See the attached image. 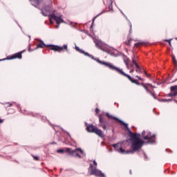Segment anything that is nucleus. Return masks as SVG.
I'll list each match as a JSON object with an SVG mask.
<instances>
[{
    "mask_svg": "<svg viewBox=\"0 0 177 177\" xmlns=\"http://www.w3.org/2000/svg\"><path fill=\"white\" fill-rule=\"evenodd\" d=\"M32 157H33V159L35 160V161L39 160V158H38V156H35L32 155Z\"/></svg>",
    "mask_w": 177,
    "mask_h": 177,
    "instance_id": "5701e85b",
    "label": "nucleus"
},
{
    "mask_svg": "<svg viewBox=\"0 0 177 177\" xmlns=\"http://www.w3.org/2000/svg\"><path fill=\"white\" fill-rule=\"evenodd\" d=\"M128 131L130 133L132 153H133V151H139V150L143 147L145 141L140 138V135L132 133L129 131V129H128Z\"/></svg>",
    "mask_w": 177,
    "mask_h": 177,
    "instance_id": "f03ea898",
    "label": "nucleus"
},
{
    "mask_svg": "<svg viewBox=\"0 0 177 177\" xmlns=\"http://www.w3.org/2000/svg\"><path fill=\"white\" fill-rule=\"evenodd\" d=\"M124 63H125V64H126L127 68H129V59L125 58V59H124Z\"/></svg>",
    "mask_w": 177,
    "mask_h": 177,
    "instance_id": "6ab92c4d",
    "label": "nucleus"
},
{
    "mask_svg": "<svg viewBox=\"0 0 177 177\" xmlns=\"http://www.w3.org/2000/svg\"><path fill=\"white\" fill-rule=\"evenodd\" d=\"M174 102H175V103H176V104H177V100H174Z\"/></svg>",
    "mask_w": 177,
    "mask_h": 177,
    "instance_id": "79ce46f5",
    "label": "nucleus"
},
{
    "mask_svg": "<svg viewBox=\"0 0 177 177\" xmlns=\"http://www.w3.org/2000/svg\"><path fill=\"white\" fill-rule=\"evenodd\" d=\"M47 12H50V9L48 8L47 10Z\"/></svg>",
    "mask_w": 177,
    "mask_h": 177,
    "instance_id": "58836bf2",
    "label": "nucleus"
},
{
    "mask_svg": "<svg viewBox=\"0 0 177 177\" xmlns=\"http://www.w3.org/2000/svg\"><path fill=\"white\" fill-rule=\"evenodd\" d=\"M170 91H171V92H173L174 93H175V92H177V86H171L170 87Z\"/></svg>",
    "mask_w": 177,
    "mask_h": 177,
    "instance_id": "f3484780",
    "label": "nucleus"
},
{
    "mask_svg": "<svg viewBox=\"0 0 177 177\" xmlns=\"http://www.w3.org/2000/svg\"><path fill=\"white\" fill-rule=\"evenodd\" d=\"M167 96L169 97H174V96H177V91H176L174 93L171 91V93L167 94Z\"/></svg>",
    "mask_w": 177,
    "mask_h": 177,
    "instance_id": "dca6fc26",
    "label": "nucleus"
},
{
    "mask_svg": "<svg viewBox=\"0 0 177 177\" xmlns=\"http://www.w3.org/2000/svg\"><path fill=\"white\" fill-rule=\"evenodd\" d=\"M50 22L52 23V21H50Z\"/></svg>",
    "mask_w": 177,
    "mask_h": 177,
    "instance_id": "a18cd8bd",
    "label": "nucleus"
},
{
    "mask_svg": "<svg viewBox=\"0 0 177 177\" xmlns=\"http://www.w3.org/2000/svg\"><path fill=\"white\" fill-rule=\"evenodd\" d=\"M99 121H100L99 127H102V125L104 124V119L103 118V117H102V115L99 116Z\"/></svg>",
    "mask_w": 177,
    "mask_h": 177,
    "instance_id": "2eb2a0df",
    "label": "nucleus"
},
{
    "mask_svg": "<svg viewBox=\"0 0 177 177\" xmlns=\"http://www.w3.org/2000/svg\"><path fill=\"white\" fill-rule=\"evenodd\" d=\"M94 167L93 168H96L97 167V162H96V160H93Z\"/></svg>",
    "mask_w": 177,
    "mask_h": 177,
    "instance_id": "a878e982",
    "label": "nucleus"
},
{
    "mask_svg": "<svg viewBox=\"0 0 177 177\" xmlns=\"http://www.w3.org/2000/svg\"><path fill=\"white\" fill-rule=\"evenodd\" d=\"M136 78H138V80H140V81H143V79L140 77H139L138 75L136 76Z\"/></svg>",
    "mask_w": 177,
    "mask_h": 177,
    "instance_id": "c85d7f7f",
    "label": "nucleus"
},
{
    "mask_svg": "<svg viewBox=\"0 0 177 177\" xmlns=\"http://www.w3.org/2000/svg\"><path fill=\"white\" fill-rule=\"evenodd\" d=\"M130 73H133V69H132L131 71H130Z\"/></svg>",
    "mask_w": 177,
    "mask_h": 177,
    "instance_id": "a19ab883",
    "label": "nucleus"
},
{
    "mask_svg": "<svg viewBox=\"0 0 177 177\" xmlns=\"http://www.w3.org/2000/svg\"><path fill=\"white\" fill-rule=\"evenodd\" d=\"M146 77H147V78H150V75H149V73H148V75H147V76Z\"/></svg>",
    "mask_w": 177,
    "mask_h": 177,
    "instance_id": "e433bc0d",
    "label": "nucleus"
},
{
    "mask_svg": "<svg viewBox=\"0 0 177 177\" xmlns=\"http://www.w3.org/2000/svg\"><path fill=\"white\" fill-rule=\"evenodd\" d=\"M42 15H43V16H45V14H44V12H42Z\"/></svg>",
    "mask_w": 177,
    "mask_h": 177,
    "instance_id": "37998d69",
    "label": "nucleus"
},
{
    "mask_svg": "<svg viewBox=\"0 0 177 177\" xmlns=\"http://www.w3.org/2000/svg\"><path fill=\"white\" fill-rule=\"evenodd\" d=\"M145 45H146V42H138L134 44L133 48H139V46H145Z\"/></svg>",
    "mask_w": 177,
    "mask_h": 177,
    "instance_id": "4468645a",
    "label": "nucleus"
},
{
    "mask_svg": "<svg viewBox=\"0 0 177 177\" xmlns=\"http://www.w3.org/2000/svg\"><path fill=\"white\" fill-rule=\"evenodd\" d=\"M75 50H77V52H79V53H82L83 55H84V56H88V57H91V59H93V60H95V62H97L100 64H102L103 66H105V67H108V68H110V70H113V71H116V73H118L120 75H123V77H126L133 84H136V82H138V80H133L132 78V77H131V75L125 73V72H124V71H122V69H120V68L113 65V64L106 62L104 61H102V60L99 59V58L96 59V58L93 57L92 55H90L89 53L84 51L82 49H80V48L77 46H75Z\"/></svg>",
    "mask_w": 177,
    "mask_h": 177,
    "instance_id": "f257e3e1",
    "label": "nucleus"
},
{
    "mask_svg": "<svg viewBox=\"0 0 177 177\" xmlns=\"http://www.w3.org/2000/svg\"><path fill=\"white\" fill-rule=\"evenodd\" d=\"M94 133H95V135H97V136H99L100 138H104V133L102 130L97 129V127L95 129Z\"/></svg>",
    "mask_w": 177,
    "mask_h": 177,
    "instance_id": "f8f14e48",
    "label": "nucleus"
},
{
    "mask_svg": "<svg viewBox=\"0 0 177 177\" xmlns=\"http://www.w3.org/2000/svg\"><path fill=\"white\" fill-rule=\"evenodd\" d=\"M28 52H32V50H31V46H28Z\"/></svg>",
    "mask_w": 177,
    "mask_h": 177,
    "instance_id": "7c9ffc66",
    "label": "nucleus"
},
{
    "mask_svg": "<svg viewBox=\"0 0 177 177\" xmlns=\"http://www.w3.org/2000/svg\"><path fill=\"white\" fill-rule=\"evenodd\" d=\"M113 147H114V149H117L118 147V144H114Z\"/></svg>",
    "mask_w": 177,
    "mask_h": 177,
    "instance_id": "cd10ccee",
    "label": "nucleus"
},
{
    "mask_svg": "<svg viewBox=\"0 0 177 177\" xmlns=\"http://www.w3.org/2000/svg\"><path fill=\"white\" fill-rule=\"evenodd\" d=\"M101 127L104 129V131H106V129H107V127H106V124H102V125Z\"/></svg>",
    "mask_w": 177,
    "mask_h": 177,
    "instance_id": "393cba45",
    "label": "nucleus"
},
{
    "mask_svg": "<svg viewBox=\"0 0 177 177\" xmlns=\"http://www.w3.org/2000/svg\"><path fill=\"white\" fill-rule=\"evenodd\" d=\"M106 117H108V118H109V120H114L115 121L120 122V125H123L124 127H126L127 128H128V124L127 123L124 122L122 120L118 119V118H115L109 113H106Z\"/></svg>",
    "mask_w": 177,
    "mask_h": 177,
    "instance_id": "6e6552de",
    "label": "nucleus"
},
{
    "mask_svg": "<svg viewBox=\"0 0 177 177\" xmlns=\"http://www.w3.org/2000/svg\"><path fill=\"white\" fill-rule=\"evenodd\" d=\"M99 111H100V110H99L98 108L95 109V113H96V114H98V113H99Z\"/></svg>",
    "mask_w": 177,
    "mask_h": 177,
    "instance_id": "2f4dec72",
    "label": "nucleus"
},
{
    "mask_svg": "<svg viewBox=\"0 0 177 177\" xmlns=\"http://www.w3.org/2000/svg\"><path fill=\"white\" fill-rule=\"evenodd\" d=\"M57 152L63 153H68L70 156H76V157H79L81 158L80 154H84V151L81 149H76L75 150H71L70 148H65V149H58Z\"/></svg>",
    "mask_w": 177,
    "mask_h": 177,
    "instance_id": "20e7f679",
    "label": "nucleus"
},
{
    "mask_svg": "<svg viewBox=\"0 0 177 177\" xmlns=\"http://www.w3.org/2000/svg\"><path fill=\"white\" fill-rule=\"evenodd\" d=\"M165 42H168L169 44V45L171 46V40L169 39H165Z\"/></svg>",
    "mask_w": 177,
    "mask_h": 177,
    "instance_id": "c756f323",
    "label": "nucleus"
},
{
    "mask_svg": "<svg viewBox=\"0 0 177 177\" xmlns=\"http://www.w3.org/2000/svg\"><path fill=\"white\" fill-rule=\"evenodd\" d=\"M2 122H3V120L0 119V124H2Z\"/></svg>",
    "mask_w": 177,
    "mask_h": 177,
    "instance_id": "c9c22d12",
    "label": "nucleus"
},
{
    "mask_svg": "<svg viewBox=\"0 0 177 177\" xmlns=\"http://www.w3.org/2000/svg\"><path fill=\"white\" fill-rule=\"evenodd\" d=\"M59 25L56 26V28H59Z\"/></svg>",
    "mask_w": 177,
    "mask_h": 177,
    "instance_id": "ea45409f",
    "label": "nucleus"
},
{
    "mask_svg": "<svg viewBox=\"0 0 177 177\" xmlns=\"http://www.w3.org/2000/svg\"><path fill=\"white\" fill-rule=\"evenodd\" d=\"M118 153H120V154H131L132 153V151H125V149H122V147L119 148V149H116Z\"/></svg>",
    "mask_w": 177,
    "mask_h": 177,
    "instance_id": "ddd939ff",
    "label": "nucleus"
},
{
    "mask_svg": "<svg viewBox=\"0 0 177 177\" xmlns=\"http://www.w3.org/2000/svg\"><path fill=\"white\" fill-rule=\"evenodd\" d=\"M172 100H165V99H163L162 100V102H171Z\"/></svg>",
    "mask_w": 177,
    "mask_h": 177,
    "instance_id": "bb28decb",
    "label": "nucleus"
},
{
    "mask_svg": "<svg viewBox=\"0 0 177 177\" xmlns=\"http://www.w3.org/2000/svg\"><path fill=\"white\" fill-rule=\"evenodd\" d=\"M138 59V57H133L132 58V62H133V64H135L136 67V73H142V68H140V66H139V64H138V62H136V59Z\"/></svg>",
    "mask_w": 177,
    "mask_h": 177,
    "instance_id": "9d476101",
    "label": "nucleus"
},
{
    "mask_svg": "<svg viewBox=\"0 0 177 177\" xmlns=\"http://www.w3.org/2000/svg\"><path fill=\"white\" fill-rule=\"evenodd\" d=\"M131 42H132V39L128 38L125 41V44L127 45V46H131Z\"/></svg>",
    "mask_w": 177,
    "mask_h": 177,
    "instance_id": "a211bd4d",
    "label": "nucleus"
},
{
    "mask_svg": "<svg viewBox=\"0 0 177 177\" xmlns=\"http://www.w3.org/2000/svg\"><path fill=\"white\" fill-rule=\"evenodd\" d=\"M171 59L173 60V63L175 66H177V61H176V58L175 57V55H171Z\"/></svg>",
    "mask_w": 177,
    "mask_h": 177,
    "instance_id": "aec40b11",
    "label": "nucleus"
},
{
    "mask_svg": "<svg viewBox=\"0 0 177 177\" xmlns=\"http://www.w3.org/2000/svg\"><path fill=\"white\" fill-rule=\"evenodd\" d=\"M147 85H149V86H151V88H155V86H153L151 84H147Z\"/></svg>",
    "mask_w": 177,
    "mask_h": 177,
    "instance_id": "473e14b6",
    "label": "nucleus"
},
{
    "mask_svg": "<svg viewBox=\"0 0 177 177\" xmlns=\"http://www.w3.org/2000/svg\"><path fill=\"white\" fill-rule=\"evenodd\" d=\"M149 93H150L151 96L153 97V98L157 99L156 94H154L153 92L150 91Z\"/></svg>",
    "mask_w": 177,
    "mask_h": 177,
    "instance_id": "b1692460",
    "label": "nucleus"
},
{
    "mask_svg": "<svg viewBox=\"0 0 177 177\" xmlns=\"http://www.w3.org/2000/svg\"><path fill=\"white\" fill-rule=\"evenodd\" d=\"M144 73H145V74L146 76L148 75V73H147V72H146V71H145Z\"/></svg>",
    "mask_w": 177,
    "mask_h": 177,
    "instance_id": "4c0bfd02",
    "label": "nucleus"
},
{
    "mask_svg": "<svg viewBox=\"0 0 177 177\" xmlns=\"http://www.w3.org/2000/svg\"><path fill=\"white\" fill-rule=\"evenodd\" d=\"M35 2L39 3V2H41V0H33Z\"/></svg>",
    "mask_w": 177,
    "mask_h": 177,
    "instance_id": "72a5a7b5",
    "label": "nucleus"
},
{
    "mask_svg": "<svg viewBox=\"0 0 177 177\" xmlns=\"http://www.w3.org/2000/svg\"><path fill=\"white\" fill-rule=\"evenodd\" d=\"M50 19H53V20H55L58 25L62 24V23H64V20L62 19V17H57L55 14L50 15Z\"/></svg>",
    "mask_w": 177,
    "mask_h": 177,
    "instance_id": "1a4fd4ad",
    "label": "nucleus"
},
{
    "mask_svg": "<svg viewBox=\"0 0 177 177\" xmlns=\"http://www.w3.org/2000/svg\"><path fill=\"white\" fill-rule=\"evenodd\" d=\"M96 128L97 127H95L93 124H88L86 127V131L90 133H94L95 131L96 130Z\"/></svg>",
    "mask_w": 177,
    "mask_h": 177,
    "instance_id": "9b49d317",
    "label": "nucleus"
},
{
    "mask_svg": "<svg viewBox=\"0 0 177 177\" xmlns=\"http://www.w3.org/2000/svg\"><path fill=\"white\" fill-rule=\"evenodd\" d=\"M5 104L7 107H12V106H13V103L10 102H6Z\"/></svg>",
    "mask_w": 177,
    "mask_h": 177,
    "instance_id": "4be33fe9",
    "label": "nucleus"
},
{
    "mask_svg": "<svg viewBox=\"0 0 177 177\" xmlns=\"http://www.w3.org/2000/svg\"><path fill=\"white\" fill-rule=\"evenodd\" d=\"M88 171H90L91 175H95V176L99 177H104V174H103L102 171L97 169L96 167H93V165H92L91 163L90 164Z\"/></svg>",
    "mask_w": 177,
    "mask_h": 177,
    "instance_id": "423d86ee",
    "label": "nucleus"
},
{
    "mask_svg": "<svg viewBox=\"0 0 177 177\" xmlns=\"http://www.w3.org/2000/svg\"><path fill=\"white\" fill-rule=\"evenodd\" d=\"M141 85H142V86H143V88L147 91V92L148 93H149V92L151 91L149 90V88H147V87L146 86V85L145 84V83H141Z\"/></svg>",
    "mask_w": 177,
    "mask_h": 177,
    "instance_id": "412c9836",
    "label": "nucleus"
},
{
    "mask_svg": "<svg viewBox=\"0 0 177 177\" xmlns=\"http://www.w3.org/2000/svg\"><path fill=\"white\" fill-rule=\"evenodd\" d=\"M23 53H24V51L16 53L7 58L0 59V62H3L4 60H13L15 59H21L23 57Z\"/></svg>",
    "mask_w": 177,
    "mask_h": 177,
    "instance_id": "0eeeda50",
    "label": "nucleus"
},
{
    "mask_svg": "<svg viewBox=\"0 0 177 177\" xmlns=\"http://www.w3.org/2000/svg\"><path fill=\"white\" fill-rule=\"evenodd\" d=\"M42 15H43V16H45V14H44V12H42Z\"/></svg>",
    "mask_w": 177,
    "mask_h": 177,
    "instance_id": "c03bdc74",
    "label": "nucleus"
},
{
    "mask_svg": "<svg viewBox=\"0 0 177 177\" xmlns=\"http://www.w3.org/2000/svg\"><path fill=\"white\" fill-rule=\"evenodd\" d=\"M45 46H46V48H49L50 50H54V52H63L64 50H68L67 44H64L63 46L56 45L46 46L44 41H41L40 44H38L36 49H38V48H44Z\"/></svg>",
    "mask_w": 177,
    "mask_h": 177,
    "instance_id": "7ed1b4c3",
    "label": "nucleus"
},
{
    "mask_svg": "<svg viewBox=\"0 0 177 177\" xmlns=\"http://www.w3.org/2000/svg\"><path fill=\"white\" fill-rule=\"evenodd\" d=\"M146 131L142 132V136L144 140H148V143H155L156 142V135L151 134V132H149L147 136Z\"/></svg>",
    "mask_w": 177,
    "mask_h": 177,
    "instance_id": "39448f33",
    "label": "nucleus"
},
{
    "mask_svg": "<svg viewBox=\"0 0 177 177\" xmlns=\"http://www.w3.org/2000/svg\"><path fill=\"white\" fill-rule=\"evenodd\" d=\"M136 85H142V84L139 83V82L137 81V82H136Z\"/></svg>",
    "mask_w": 177,
    "mask_h": 177,
    "instance_id": "f704fd0d",
    "label": "nucleus"
}]
</instances>
